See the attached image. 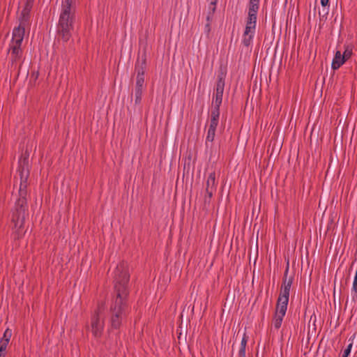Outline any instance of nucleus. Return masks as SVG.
I'll use <instances>...</instances> for the list:
<instances>
[{
  "label": "nucleus",
  "mask_w": 357,
  "mask_h": 357,
  "mask_svg": "<svg viewBox=\"0 0 357 357\" xmlns=\"http://www.w3.org/2000/svg\"><path fill=\"white\" fill-rule=\"evenodd\" d=\"M23 23L24 22H22L20 26L13 31V37L9 48L13 62L20 61L22 55L21 45L24 36V27L22 26Z\"/></svg>",
  "instance_id": "4"
},
{
  "label": "nucleus",
  "mask_w": 357,
  "mask_h": 357,
  "mask_svg": "<svg viewBox=\"0 0 357 357\" xmlns=\"http://www.w3.org/2000/svg\"><path fill=\"white\" fill-rule=\"evenodd\" d=\"M328 8L326 7H323V10H322V12L321 11H319V15L320 16L321 18H326V15H328Z\"/></svg>",
  "instance_id": "21"
},
{
  "label": "nucleus",
  "mask_w": 357,
  "mask_h": 357,
  "mask_svg": "<svg viewBox=\"0 0 357 357\" xmlns=\"http://www.w3.org/2000/svg\"><path fill=\"white\" fill-rule=\"evenodd\" d=\"M349 341L351 342H349V344L347 346V347L345 348L347 350L351 351V349H352V347H353V341L351 340V339L349 340Z\"/></svg>",
  "instance_id": "25"
},
{
  "label": "nucleus",
  "mask_w": 357,
  "mask_h": 357,
  "mask_svg": "<svg viewBox=\"0 0 357 357\" xmlns=\"http://www.w3.org/2000/svg\"><path fill=\"white\" fill-rule=\"evenodd\" d=\"M214 13H212V12H208L206 15V21L207 22L211 23V21L212 20L213 16Z\"/></svg>",
  "instance_id": "24"
},
{
  "label": "nucleus",
  "mask_w": 357,
  "mask_h": 357,
  "mask_svg": "<svg viewBox=\"0 0 357 357\" xmlns=\"http://www.w3.org/2000/svg\"><path fill=\"white\" fill-rule=\"evenodd\" d=\"M0 357H6V355L0 354Z\"/></svg>",
  "instance_id": "30"
},
{
  "label": "nucleus",
  "mask_w": 357,
  "mask_h": 357,
  "mask_svg": "<svg viewBox=\"0 0 357 357\" xmlns=\"http://www.w3.org/2000/svg\"><path fill=\"white\" fill-rule=\"evenodd\" d=\"M288 269L286 270L283 282L280 290V296L278 298L277 305L287 307L289 298V292L292 284V278L287 279Z\"/></svg>",
  "instance_id": "7"
},
{
  "label": "nucleus",
  "mask_w": 357,
  "mask_h": 357,
  "mask_svg": "<svg viewBox=\"0 0 357 357\" xmlns=\"http://www.w3.org/2000/svg\"><path fill=\"white\" fill-rule=\"evenodd\" d=\"M216 190V183H215V174L214 172L210 173L208 174V176L206 179V195L208 198V199H210L212 196H213V192L215 191ZM207 202V197H205V202Z\"/></svg>",
  "instance_id": "9"
},
{
  "label": "nucleus",
  "mask_w": 357,
  "mask_h": 357,
  "mask_svg": "<svg viewBox=\"0 0 357 357\" xmlns=\"http://www.w3.org/2000/svg\"><path fill=\"white\" fill-rule=\"evenodd\" d=\"M146 68V58L145 55L139 57L136 61L135 70L137 76L144 77V73Z\"/></svg>",
  "instance_id": "11"
},
{
  "label": "nucleus",
  "mask_w": 357,
  "mask_h": 357,
  "mask_svg": "<svg viewBox=\"0 0 357 357\" xmlns=\"http://www.w3.org/2000/svg\"><path fill=\"white\" fill-rule=\"evenodd\" d=\"M75 12V0L62 1L57 33L59 38H61L63 42H68L72 36V31L74 29Z\"/></svg>",
  "instance_id": "3"
},
{
  "label": "nucleus",
  "mask_w": 357,
  "mask_h": 357,
  "mask_svg": "<svg viewBox=\"0 0 357 357\" xmlns=\"http://www.w3.org/2000/svg\"><path fill=\"white\" fill-rule=\"evenodd\" d=\"M257 26V20L247 18L245 30L242 36V44L245 47H250L252 44V40L255 34Z\"/></svg>",
  "instance_id": "6"
},
{
  "label": "nucleus",
  "mask_w": 357,
  "mask_h": 357,
  "mask_svg": "<svg viewBox=\"0 0 357 357\" xmlns=\"http://www.w3.org/2000/svg\"><path fill=\"white\" fill-rule=\"evenodd\" d=\"M220 109H212L208 128L217 129L219 123Z\"/></svg>",
  "instance_id": "14"
},
{
  "label": "nucleus",
  "mask_w": 357,
  "mask_h": 357,
  "mask_svg": "<svg viewBox=\"0 0 357 357\" xmlns=\"http://www.w3.org/2000/svg\"><path fill=\"white\" fill-rule=\"evenodd\" d=\"M351 351L347 350L346 349L344 350L342 357H348L350 355Z\"/></svg>",
  "instance_id": "27"
},
{
  "label": "nucleus",
  "mask_w": 357,
  "mask_h": 357,
  "mask_svg": "<svg viewBox=\"0 0 357 357\" xmlns=\"http://www.w3.org/2000/svg\"><path fill=\"white\" fill-rule=\"evenodd\" d=\"M135 88L144 89V77L137 76Z\"/></svg>",
  "instance_id": "19"
},
{
  "label": "nucleus",
  "mask_w": 357,
  "mask_h": 357,
  "mask_svg": "<svg viewBox=\"0 0 357 357\" xmlns=\"http://www.w3.org/2000/svg\"><path fill=\"white\" fill-rule=\"evenodd\" d=\"M211 31V23L206 22L204 26V33L208 36Z\"/></svg>",
  "instance_id": "22"
},
{
  "label": "nucleus",
  "mask_w": 357,
  "mask_h": 357,
  "mask_svg": "<svg viewBox=\"0 0 357 357\" xmlns=\"http://www.w3.org/2000/svg\"><path fill=\"white\" fill-rule=\"evenodd\" d=\"M352 54V50L349 48V47H347L342 55L344 56V58L347 60H348Z\"/></svg>",
  "instance_id": "20"
},
{
  "label": "nucleus",
  "mask_w": 357,
  "mask_h": 357,
  "mask_svg": "<svg viewBox=\"0 0 357 357\" xmlns=\"http://www.w3.org/2000/svg\"><path fill=\"white\" fill-rule=\"evenodd\" d=\"M260 0H250L248 6V13L247 18L257 20V13L259 8Z\"/></svg>",
  "instance_id": "12"
},
{
  "label": "nucleus",
  "mask_w": 357,
  "mask_h": 357,
  "mask_svg": "<svg viewBox=\"0 0 357 357\" xmlns=\"http://www.w3.org/2000/svg\"><path fill=\"white\" fill-rule=\"evenodd\" d=\"M248 337L245 335H243L241 342V348L238 351V355L240 357H245V347L247 344Z\"/></svg>",
  "instance_id": "17"
},
{
  "label": "nucleus",
  "mask_w": 357,
  "mask_h": 357,
  "mask_svg": "<svg viewBox=\"0 0 357 357\" xmlns=\"http://www.w3.org/2000/svg\"><path fill=\"white\" fill-rule=\"evenodd\" d=\"M209 3H211V4H217V2H218V0H208Z\"/></svg>",
  "instance_id": "29"
},
{
  "label": "nucleus",
  "mask_w": 357,
  "mask_h": 357,
  "mask_svg": "<svg viewBox=\"0 0 357 357\" xmlns=\"http://www.w3.org/2000/svg\"><path fill=\"white\" fill-rule=\"evenodd\" d=\"M114 274L116 297L110 307L109 333L120 328L128 313L126 298L128 294L129 274L127 264L122 261L117 264Z\"/></svg>",
  "instance_id": "2"
},
{
  "label": "nucleus",
  "mask_w": 357,
  "mask_h": 357,
  "mask_svg": "<svg viewBox=\"0 0 357 357\" xmlns=\"http://www.w3.org/2000/svg\"><path fill=\"white\" fill-rule=\"evenodd\" d=\"M28 14V9L25 8L22 10V15H23V21H26L25 15Z\"/></svg>",
  "instance_id": "28"
},
{
  "label": "nucleus",
  "mask_w": 357,
  "mask_h": 357,
  "mask_svg": "<svg viewBox=\"0 0 357 357\" xmlns=\"http://www.w3.org/2000/svg\"><path fill=\"white\" fill-rule=\"evenodd\" d=\"M216 5L217 4H211V3H209L208 4V12H212V13H214L215 11V9H216Z\"/></svg>",
  "instance_id": "23"
},
{
  "label": "nucleus",
  "mask_w": 357,
  "mask_h": 357,
  "mask_svg": "<svg viewBox=\"0 0 357 357\" xmlns=\"http://www.w3.org/2000/svg\"><path fill=\"white\" fill-rule=\"evenodd\" d=\"M329 0H321V4L322 7H326L328 6Z\"/></svg>",
  "instance_id": "26"
},
{
  "label": "nucleus",
  "mask_w": 357,
  "mask_h": 357,
  "mask_svg": "<svg viewBox=\"0 0 357 357\" xmlns=\"http://www.w3.org/2000/svg\"><path fill=\"white\" fill-rule=\"evenodd\" d=\"M287 307L276 305V310L273 319V326L275 329L280 328Z\"/></svg>",
  "instance_id": "10"
},
{
  "label": "nucleus",
  "mask_w": 357,
  "mask_h": 357,
  "mask_svg": "<svg viewBox=\"0 0 357 357\" xmlns=\"http://www.w3.org/2000/svg\"><path fill=\"white\" fill-rule=\"evenodd\" d=\"M225 89V77L222 73L218 75V81L214 93L212 109H220L222 102V96Z\"/></svg>",
  "instance_id": "8"
},
{
  "label": "nucleus",
  "mask_w": 357,
  "mask_h": 357,
  "mask_svg": "<svg viewBox=\"0 0 357 357\" xmlns=\"http://www.w3.org/2000/svg\"><path fill=\"white\" fill-rule=\"evenodd\" d=\"M216 130L208 128L206 137V146L208 147V144L212 143L215 139Z\"/></svg>",
  "instance_id": "16"
},
{
  "label": "nucleus",
  "mask_w": 357,
  "mask_h": 357,
  "mask_svg": "<svg viewBox=\"0 0 357 357\" xmlns=\"http://www.w3.org/2000/svg\"><path fill=\"white\" fill-rule=\"evenodd\" d=\"M345 61L346 59L342 55L340 51H337L332 61V68L333 70L338 69L341 66H342L345 63Z\"/></svg>",
  "instance_id": "15"
},
{
  "label": "nucleus",
  "mask_w": 357,
  "mask_h": 357,
  "mask_svg": "<svg viewBox=\"0 0 357 357\" xmlns=\"http://www.w3.org/2000/svg\"><path fill=\"white\" fill-rule=\"evenodd\" d=\"M11 335H12L11 330L8 328L4 331L3 336L0 340V354L6 355V348L10 342Z\"/></svg>",
  "instance_id": "13"
},
{
  "label": "nucleus",
  "mask_w": 357,
  "mask_h": 357,
  "mask_svg": "<svg viewBox=\"0 0 357 357\" xmlns=\"http://www.w3.org/2000/svg\"><path fill=\"white\" fill-rule=\"evenodd\" d=\"M143 90L142 89L135 88L134 96L135 105H139L141 103Z\"/></svg>",
  "instance_id": "18"
},
{
  "label": "nucleus",
  "mask_w": 357,
  "mask_h": 357,
  "mask_svg": "<svg viewBox=\"0 0 357 357\" xmlns=\"http://www.w3.org/2000/svg\"><path fill=\"white\" fill-rule=\"evenodd\" d=\"M29 152L26 150L18 161L17 174L20 179L19 198L15 202L11 214L12 238L17 241L22 238L25 233L24 222L27 210V180L29 176Z\"/></svg>",
  "instance_id": "1"
},
{
  "label": "nucleus",
  "mask_w": 357,
  "mask_h": 357,
  "mask_svg": "<svg viewBox=\"0 0 357 357\" xmlns=\"http://www.w3.org/2000/svg\"><path fill=\"white\" fill-rule=\"evenodd\" d=\"M104 310L105 303H100L91 317L90 331L95 337H100L102 334L105 327Z\"/></svg>",
  "instance_id": "5"
}]
</instances>
